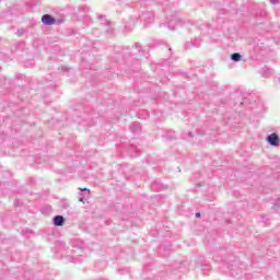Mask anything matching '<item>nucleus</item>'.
Listing matches in <instances>:
<instances>
[{"mask_svg": "<svg viewBox=\"0 0 280 280\" xmlns=\"http://www.w3.org/2000/svg\"><path fill=\"white\" fill-rule=\"evenodd\" d=\"M266 141L269 143V145L277 148L280 143V138L277 133H271L266 138Z\"/></svg>", "mask_w": 280, "mask_h": 280, "instance_id": "obj_1", "label": "nucleus"}, {"mask_svg": "<svg viewBox=\"0 0 280 280\" xmlns=\"http://www.w3.org/2000/svg\"><path fill=\"white\" fill-rule=\"evenodd\" d=\"M168 30H176V27H180V25H183V23L180 22V19H178L177 16H172L168 20Z\"/></svg>", "mask_w": 280, "mask_h": 280, "instance_id": "obj_2", "label": "nucleus"}, {"mask_svg": "<svg viewBox=\"0 0 280 280\" xmlns=\"http://www.w3.org/2000/svg\"><path fill=\"white\" fill-rule=\"evenodd\" d=\"M42 23L44 25H56V19L49 14H45L42 16Z\"/></svg>", "mask_w": 280, "mask_h": 280, "instance_id": "obj_3", "label": "nucleus"}, {"mask_svg": "<svg viewBox=\"0 0 280 280\" xmlns=\"http://www.w3.org/2000/svg\"><path fill=\"white\" fill-rule=\"evenodd\" d=\"M54 224H55V226H65V217L56 215L54 218Z\"/></svg>", "mask_w": 280, "mask_h": 280, "instance_id": "obj_4", "label": "nucleus"}, {"mask_svg": "<svg viewBox=\"0 0 280 280\" xmlns=\"http://www.w3.org/2000/svg\"><path fill=\"white\" fill-rule=\"evenodd\" d=\"M231 60H233L234 62H240V60H242V55L238 52H234L231 55Z\"/></svg>", "mask_w": 280, "mask_h": 280, "instance_id": "obj_5", "label": "nucleus"}, {"mask_svg": "<svg viewBox=\"0 0 280 280\" xmlns=\"http://www.w3.org/2000/svg\"><path fill=\"white\" fill-rule=\"evenodd\" d=\"M79 201L82 202L83 205H86V199H84V194H80Z\"/></svg>", "mask_w": 280, "mask_h": 280, "instance_id": "obj_6", "label": "nucleus"}, {"mask_svg": "<svg viewBox=\"0 0 280 280\" xmlns=\"http://www.w3.org/2000/svg\"><path fill=\"white\" fill-rule=\"evenodd\" d=\"M273 209H275V211L280 210V199L273 205Z\"/></svg>", "mask_w": 280, "mask_h": 280, "instance_id": "obj_7", "label": "nucleus"}, {"mask_svg": "<svg viewBox=\"0 0 280 280\" xmlns=\"http://www.w3.org/2000/svg\"><path fill=\"white\" fill-rule=\"evenodd\" d=\"M78 190L79 191H88V194H91V189H89V188L79 187Z\"/></svg>", "mask_w": 280, "mask_h": 280, "instance_id": "obj_8", "label": "nucleus"}, {"mask_svg": "<svg viewBox=\"0 0 280 280\" xmlns=\"http://www.w3.org/2000/svg\"><path fill=\"white\" fill-rule=\"evenodd\" d=\"M270 3H271L272 5H277V3H279V0H270Z\"/></svg>", "mask_w": 280, "mask_h": 280, "instance_id": "obj_9", "label": "nucleus"}, {"mask_svg": "<svg viewBox=\"0 0 280 280\" xmlns=\"http://www.w3.org/2000/svg\"><path fill=\"white\" fill-rule=\"evenodd\" d=\"M195 215H196V218H200V213L199 212H197Z\"/></svg>", "mask_w": 280, "mask_h": 280, "instance_id": "obj_10", "label": "nucleus"}]
</instances>
